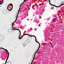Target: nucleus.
<instances>
[{
	"label": "nucleus",
	"instance_id": "obj_1",
	"mask_svg": "<svg viewBox=\"0 0 64 64\" xmlns=\"http://www.w3.org/2000/svg\"><path fill=\"white\" fill-rule=\"evenodd\" d=\"M13 8V5L12 4H9L7 7V9L8 11H11Z\"/></svg>",
	"mask_w": 64,
	"mask_h": 64
},
{
	"label": "nucleus",
	"instance_id": "obj_2",
	"mask_svg": "<svg viewBox=\"0 0 64 64\" xmlns=\"http://www.w3.org/2000/svg\"><path fill=\"white\" fill-rule=\"evenodd\" d=\"M30 36V37H31V36H33V37H35V38L36 39V42H37V43H38V44H39V48H38V50H37L36 52V53H37V52L38 51V50H39V48H40V43H39V42L36 41V36Z\"/></svg>",
	"mask_w": 64,
	"mask_h": 64
},
{
	"label": "nucleus",
	"instance_id": "obj_3",
	"mask_svg": "<svg viewBox=\"0 0 64 64\" xmlns=\"http://www.w3.org/2000/svg\"><path fill=\"white\" fill-rule=\"evenodd\" d=\"M26 1V0H24V2L22 4H21V5H20V9L19 10H18V14L17 15V16L16 17V20L14 21V23H15L16 22V21L17 20V16H18V15L19 14V10H20V9L21 8V5L22 4H23V3H24V2H25V1Z\"/></svg>",
	"mask_w": 64,
	"mask_h": 64
},
{
	"label": "nucleus",
	"instance_id": "obj_4",
	"mask_svg": "<svg viewBox=\"0 0 64 64\" xmlns=\"http://www.w3.org/2000/svg\"><path fill=\"white\" fill-rule=\"evenodd\" d=\"M49 3H50V5H51L52 6H55L56 7H60V6H62V5H63L62 4L60 6H57L54 5L52 4H51V3H50V1H49Z\"/></svg>",
	"mask_w": 64,
	"mask_h": 64
},
{
	"label": "nucleus",
	"instance_id": "obj_5",
	"mask_svg": "<svg viewBox=\"0 0 64 64\" xmlns=\"http://www.w3.org/2000/svg\"><path fill=\"white\" fill-rule=\"evenodd\" d=\"M9 54H8V57L7 58L6 60V62L5 63V64H6V63L7 62V60H8V58H9Z\"/></svg>",
	"mask_w": 64,
	"mask_h": 64
},
{
	"label": "nucleus",
	"instance_id": "obj_6",
	"mask_svg": "<svg viewBox=\"0 0 64 64\" xmlns=\"http://www.w3.org/2000/svg\"><path fill=\"white\" fill-rule=\"evenodd\" d=\"M1 48H2V49H3L4 50H5V51L6 52H8V54H9V52H8V51L7 50L5 49L4 48H0V49H1Z\"/></svg>",
	"mask_w": 64,
	"mask_h": 64
},
{
	"label": "nucleus",
	"instance_id": "obj_7",
	"mask_svg": "<svg viewBox=\"0 0 64 64\" xmlns=\"http://www.w3.org/2000/svg\"><path fill=\"white\" fill-rule=\"evenodd\" d=\"M36 52L35 53L34 55V58L33 59L32 61V62H33V60H34V58H35V54H36Z\"/></svg>",
	"mask_w": 64,
	"mask_h": 64
},
{
	"label": "nucleus",
	"instance_id": "obj_8",
	"mask_svg": "<svg viewBox=\"0 0 64 64\" xmlns=\"http://www.w3.org/2000/svg\"><path fill=\"white\" fill-rule=\"evenodd\" d=\"M55 21H56V19H55V18H54L53 19L52 22H55Z\"/></svg>",
	"mask_w": 64,
	"mask_h": 64
},
{
	"label": "nucleus",
	"instance_id": "obj_9",
	"mask_svg": "<svg viewBox=\"0 0 64 64\" xmlns=\"http://www.w3.org/2000/svg\"><path fill=\"white\" fill-rule=\"evenodd\" d=\"M28 35V36H30V35H29L28 34H26L25 35V34H24L23 35H22V38L23 37V36H25V35Z\"/></svg>",
	"mask_w": 64,
	"mask_h": 64
},
{
	"label": "nucleus",
	"instance_id": "obj_10",
	"mask_svg": "<svg viewBox=\"0 0 64 64\" xmlns=\"http://www.w3.org/2000/svg\"><path fill=\"white\" fill-rule=\"evenodd\" d=\"M18 31H19L20 32V35H21V32L20 31V30L19 29H18Z\"/></svg>",
	"mask_w": 64,
	"mask_h": 64
},
{
	"label": "nucleus",
	"instance_id": "obj_11",
	"mask_svg": "<svg viewBox=\"0 0 64 64\" xmlns=\"http://www.w3.org/2000/svg\"><path fill=\"white\" fill-rule=\"evenodd\" d=\"M20 35L19 36V39H22V37H21V38H20Z\"/></svg>",
	"mask_w": 64,
	"mask_h": 64
},
{
	"label": "nucleus",
	"instance_id": "obj_12",
	"mask_svg": "<svg viewBox=\"0 0 64 64\" xmlns=\"http://www.w3.org/2000/svg\"><path fill=\"white\" fill-rule=\"evenodd\" d=\"M9 8V9L10 10V9H11V7L10 6Z\"/></svg>",
	"mask_w": 64,
	"mask_h": 64
},
{
	"label": "nucleus",
	"instance_id": "obj_13",
	"mask_svg": "<svg viewBox=\"0 0 64 64\" xmlns=\"http://www.w3.org/2000/svg\"><path fill=\"white\" fill-rule=\"evenodd\" d=\"M10 63H10H11V62H7V63Z\"/></svg>",
	"mask_w": 64,
	"mask_h": 64
},
{
	"label": "nucleus",
	"instance_id": "obj_14",
	"mask_svg": "<svg viewBox=\"0 0 64 64\" xmlns=\"http://www.w3.org/2000/svg\"><path fill=\"white\" fill-rule=\"evenodd\" d=\"M50 43L51 45H52V43H51V42H50Z\"/></svg>",
	"mask_w": 64,
	"mask_h": 64
},
{
	"label": "nucleus",
	"instance_id": "obj_15",
	"mask_svg": "<svg viewBox=\"0 0 64 64\" xmlns=\"http://www.w3.org/2000/svg\"><path fill=\"white\" fill-rule=\"evenodd\" d=\"M1 3H2V2H1V1H0V4H1Z\"/></svg>",
	"mask_w": 64,
	"mask_h": 64
},
{
	"label": "nucleus",
	"instance_id": "obj_16",
	"mask_svg": "<svg viewBox=\"0 0 64 64\" xmlns=\"http://www.w3.org/2000/svg\"><path fill=\"white\" fill-rule=\"evenodd\" d=\"M39 26H40V24H39Z\"/></svg>",
	"mask_w": 64,
	"mask_h": 64
},
{
	"label": "nucleus",
	"instance_id": "obj_17",
	"mask_svg": "<svg viewBox=\"0 0 64 64\" xmlns=\"http://www.w3.org/2000/svg\"><path fill=\"white\" fill-rule=\"evenodd\" d=\"M53 46H52V48H53Z\"/></svg>",
	"mask_w": 64,
	"mask_h": 64
},
{
	"label": "nucleus",
	"instance_id": "obj_18",
	"mask_svg": "<svg viewBox=\"0 0 64 64\" xmlns=\"http://www.w3.org/2000/svg\"><path fill=\"white\" fill-rule=\"evenodd\" d=\"M4 2V0H2V2Z\"/></svg>",
	"mask_w": 64,
	"mask_h": 64
},
{
	"label": "nucleus",
	"instance_id": "obj_19",
	"mask_svg": "<svg viewBox=\"0 0 64 64\" xmlns=\"http://www.w3.org/2000/svg\"><path fill=\"white\" fill-rule=\"evenodd\" d=\"M12 25H13V24H12ZM12 27H13V26L12 25Z\"/></svg>",
	"mask_w": 64,
	"mask_h": 64
},
{
	"label": "nucleus",
	"instance_id": "obj_20",
	"mask_svg": "<svg viewBox=\"0 0 64 64\" xmlns=\"http://www.w3.org/2000/svg\"><path fill=\"white\" fill-rule=\"evenodd\" d=\"M32 64V62L31 63V64Z\"/></svg>",
	"mask_w": 64,
	"mask_h": 64
},
{
	"label": "nucleus",
	"instance_id": "obj_21",
	"mask_svg": "<svg viewBox=\"0 0 64 64\" xmlns=\"http://www.w3.org/2000/svg\"><path fill=\"white\" fill-rule=\"evenodd\" d=\"M49 1H50V0H49Z\"/></svg>",
	"mask_w": 64,
	"mask_h": 64
},
{
	"label": "nucleus",
	"instance_id": "obj_22",
	"mask_svg": "<svg viewBox=\"0 0 64 64\" xmlns=\"http://www.w3.org/2000/svg\"><path fill=\"white\" fill-rule=\"evenodd\" d=\"M2 3H3V2L2 3Z\"/></svg>",
	"mask_w": 64,
	"mask_h": 64
},
{
	"label": "nucleus",
	"instance_id": "obj_23",
	"mask_svg": "<svg viewBox=\"0 0 64 64\" xmlns=\"http://www.w3.org/2000/svg\"><path fill=\"white\" fill-rule=\"evenodd\" d=\"M13 29H14V28H13Z\"/></svg>",
	"mask_w": 64,
	"mask_h": 64
},
{
	"label": "nucleus",
	"instance_id": "obj_24",
	"mask_svg": "<svg viewBox=\"0 0 64 64\" xmlns=\"http://www.w3.org/2000/svg\"><path fill=\"white\" fill-rule=\"evenodd\" d=\"M1 4H0V5H1Z\"/></svg>",
	"mask_w": 64,
	"mask_h": 64
},
{
	"label": "nucleus",
	"instance_id": "obj_25",
	"mask_svg": "<svg viewBox=\"0 0 64 64\" xmlns=\"http://www.w3.org/2000/svg\"><path fill=\"white\" fill-rule=\"evenodd\" d=\"M32 37H31V38H32Z\"/></svg>",
	"mask_w": 64,
	"mask_h": 64
}]
</instances>
